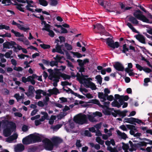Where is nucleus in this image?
<instances>
[{
	"label": "nucleus",
	"mask_w": 152,
	"mask_h": 152,
	"mask_svg": "<svg viewBox=\"0 0 152 152\" xmlns=\"http://www.w3.org/2000/svg\"><path fill=\"white\" fill-rule=\"evenodd\" d=\"M3 121H0V127L4 128L5 126L7 125L6 128H5L3 131L4 135L8 137L10 135L12 132L15 131L16 129V126L15 123L9 122L8 120L3 118Z\"/></svg>",
	"instance_id": "f257e3e1"
},
{
	"label": "nucleus",
	"mask_w": 152,
	"mask_h": 152,
	"mask_svg": "<svg viewBox=\"0 0 152 152\" xmlns=\"http://www.w3.org/2000/svg\"><path fill=\"white\" fill-rule=\"evenodd\" d=\"M88 75H84L81 73L80 75H77V79L80 83L86 87L90 88L92 90H96V86L91 81L92 79L91 78H88Z\"/></svg>",
	"instance_id": "f03ea898"
},
{
	"label": "nucleus",
	"mask_w": 152,
	"mask_h": 152,
	"mask_svg": "<svg viewBox=\"0 0 152 152\" xmlns=\"http://www.w3.org/2000/svg\"><path fill=\"white\" fill-rule=\"evenodd\" d=\"M74 122L80 124H83L86 123L87 117L85 115L79 114L74 117Z\"/></svg>",
	"instance_id": "7ed1b4c3"
},
{
	"label": "nucleus",
	"mask_w": 152,
	"mask_h": 152,
	"mask_svg": "<svg viewBox=\"0 0 152 152\" xmlns=\"http://www.w3.org/2000/svg\"><path fill=\"white\" fill-rule=\"evenodd\" d=\"M102 113L99 112L91 113L87 115V117L89 121L91 122H96L97 121L96 119L97 117H101L102 116Z\"/></svg>",
	"instance_id": "20e7f679"
},
{
	"label": "nucleus",
	"mask_w": 152,
	"mask_h": 152,
	"mask_svg": "<svg viewBox=\"0 0 152 152\" xmlns=\"http://www.w3.org/2000/svg\"><path fill=\"white\" fill-rule=\"evenodd\" d=\"M134 15L138 19L142 20L143 22L147 23H151L149 22V20L141 13L140 10H137L134 13Z\"/></svg>",
	"instance_id": "39448f33"
},
{
	"label": "nucleus",
	"mask_w": 152,
	"mask_h": 152,
	"mask_svg": "<svg viewBox=\"0 0 152 152\" xmlns=\"http://www.w3.org/2000/svg\"><path fill=\"white\" fill-rule=\"evenodd\" d=\"M42 25L44 26V27L42 28V30H45L48 32V34L52 37H54L55 33L53 31L50 29L51 26L48 24H47L45 21H43Z\"/></svg>",
	"instance_id": "423d86ee"
},
{
	"label": "nucleus",
	"mask_w": 152,
	"mask_h": 152,
	"mask_svg": "<svg viewBox=\"0 0 152 152\" xmlns=\"http://www.w3.org/2000/svg\"><path fill=\"white\" fill-rule=\"evenodd\" d=\"M106 44L108 46L113 49L115 48H118L119 46V44L118 42L114 43V41L112 39L109 38L106 39Z\"/></svg>",
	"instance_id": "0eeeda50"
},
{
	"label": "nucleus",
	"mask_w": 152,
	"mask_h": 152,
	"mask_svg": "<svg viewBox=\"0 0 152 152\" xmlns=\"http://www.w3.org/2000/svg\"><path fill=\"white\" fill-rule=\"evenodd\" d=\"M124 122L132 124H134L135 123H136L138 124L142 123L141 120L138 118L132 117L129 118H124Z\"/></svg>",
	"instance_id": "6e6552de"
},
{
	"label": "nucleus",
	"mask_w": 152,
	"mask_h": 152,
	"mask_svg": "<svg viewBox=\"0 0 152 152\" xmlns=\"http://www.w3.org/2000/svg\"><path fill=\"white\" fill-rule=\"evenodd\" d=\"M48 78L54 82L53 83L54 86H57V83L59 81V77L56 74L54 73H50L48 76Z\"/></svg>",
	"instance_id": "1a4fd4ad"
},
{
	"label": "nucleus",
	"mask_w": 152,
	"mask_h": 152,
	"mask_svg": "<svg viewBox=\"0 0 152 152\" xmlns=\"http://www.w3.org/2000/svg\"><path fill=\"white\" fill-rule=\"evenodd\" d=\"M36 77V76L35 75H33L32 76H29L27 78L23 77L22 78V81L24 83L30 82L32 84L34 85L35 84V82L34 79Z\"/></svg>",
	"instance_id": "9d476101"
},
{
	"label": "nucleus",
	"mask_w": 152,
	"mask_h": 152,
	"mask_svg": "<svg viewBox=\"0 0 152 152\" xmlns=\"http://www.w3.org/2000/svg\"><path fill=\"white\" fill-rule=\"evenodd\" d=\"M32 143L41 140V138L39 135L37 133H34L30 135Z\"/></svg>",
	"instance_id": "9b49d317"
},
{
	"label": "nucleus",
	"mask_w": 152,
	"mask_h": 152,
	"mask_svg": "<svg viewBox=\"0 0 152 152\" xmlns=\"http://www.w3.org/2000/svg\"><path fill=\"white\" fill-rule=\"evenodd\" d=\"M15 45H16V44L15 42L12 41H11L10 42H7L3 44V47L4 48L10 49L12 48Z\"/></svg>",
	"instance_id": "f8f14e48"
},
{
	"label": "nucleus",
	"mask_w": 152,
	"mask_h": 152,
	"mask_svg": "<svg viewBox=\"0 0 152 152\" xmlns=\"http://www.w3.org/2000/svg\"><path fill=\"white\" fill-rule=\"evenodd\" d=\"M45 147L46 149L49 150H52L53 148V145L51 141L48 139H45Z\"/></svg>",
	"instance_id": "ddd939ff"
},
{
	"label": "nucleus",
	"mask_w": 152,
	"mask_h": 152,
	"mask_svg": "<svg viewBox=\"0 0 152 152\" xmlns=\"http://www.w3.org/2000/svg\"><path fill=\"white\" fill-rule=\"evenodd\" d=\"M117 136L121 139L126 140L128 138L126 134L124 132H122L118 129L116 130Z\"/></svg>",
	"instance_id": "4468645a"
},
{
	"label": "nucleus",
	"mask_w": 152,
	"mask_h": 152,
	"mask_svg": "<svg viewBox=\"0 0 152 152\" xmlns=\"http://www.w3.org/2000/svg\"><path fill=\"white\" fill-rule=\"evenodd\" d=\"M35 92L36 94L35 98L37 99H39L41 98V94H42L44 96H45L47 95L46 92L40 89L37 90Z\"/></svg>",
	"instance_id": "2eb2a0df"
},
{
	"label": "nucleus",
	"mask_w": 152,
	"mask_h": 152,
	"mask_svg": "<svg viewBox=\"0 0 152 152\" xmlns=\"http://www.w3.org/2000/svg\"><path fill=\"white\" fill-rule=\"evenodd\" d=\"M114 67L116 69L119 71H123L124 69V67L122 64L119 62L115 63L114 65Z\"/></svg>",
	"instance_id": "dca6fc26"
},
{
	"label": "nucleus",
	"mask_w": 152,
	"mask_h": 152,
	"mask_svg": "<svg viewBox=\"0 0 152 152\" xmlns=\"http://www.w3.org/2000/svg\"><path fill=\"white\" fill-rule=\"evenodd\" d=\"M18 136V135L16 133H15L12 136L7 138L6 141L9 143H11L13 140L17 139Z\"/></svg>",
	"instance_id": "f3484780"
},
{
	"label": "nucleus",
	"mask_w": 152,
	"mask_h": 152,
	"mask_svg": "<svg viewBox=\"0 0 152 152\" xmlns=\"http://www.w3.org/2000/svg\"><path fill=\"white\" fill-rule=\"evenodd\" d=\"M53 52H57L61 54H64V53L61 49V45H60L58 44H57L56 47V49H53L52 50Z\"/></svg>",
	"instance_id": "a211bd4d"
},
{
	"label": "nucleus",
	"mask_w": 152,
	"mask_h": 152,
	"mask_svg": "<svg viewBox=\"0 0 152 152\" xmlns=\"http://www.w3.org/2000/svg\"><path fill=\"white\" fill-rule=\"evenodd\" d=\"M98 96L99 98L100 99L101 101L104 102L106 99L107 94L102 92H99L98 93Z\"/></svg>",
	"instance_id": "6ab92c4d"
},
{
	"label": "nucleus",
	"mask_w": 152,
	"mask_h": 152,
	"mask_svg": "<svg viewBox=\"0 0 152 152\" xmlns=\"http://www.w3.org/2000/svg\"><path fill=\"white\" fill-rule=\"evenodd\" d=\"M24 149V146L22 144H18L15 147V150L16 152H20Z\"/></svg>",
	"instance_id": "aec40b11"
},
{
	"label": "nucleus",
	"mask_w": 152,
	"mask_h": 152,
	"mask_svg": "<svg viewBox=\"0 0 152 152\" xmlns=\"http://www.w3.org/2000/svg\"><path fill=\"white\" fill-rule=\"evenodd\" d=\"M22 142L23 144L26 145L33 143L30 135L23 138Z\"/></svg>",
	"instance_id": "412c9836"
},
{
	"label": "nucleus",
	"mask_w": 152,
	"mask_h": 152,
	"mask_svg": "<svg viewBox=\"0 0 152 152\" xmlns=\"http://www.w3.org/2000/svg\"><path fill=\"white\" fill-rule=\"evenodd\" d=\"M48 91L49 93L47 94V95L49 96H50L52 94H57L58 93V90L55 88H54L52 89L48 90Z\"/></svg>",
	"instance_id": "4be33fe9"
},
{
	"label": "nucleus",
	"mask_w": 152,
	"mask_h": 152,
	"mask_svg": "<svg viewBox=\"0 0 152 152\" xmlns=\"http://www.w3.org/2000/svg\"><path fill=\"white\" fill-rule=\"evenodd\" d=\"M129 143L130 144V148H129V151L130 152H132L136 150L137 147V144H133L131 141H129Z\"/></svg>",
	"instance_id": "5701e85b"
},
{
	"label": "nucleus",
	"mask_w": 152,
	"mask_h": 152,
	"mask_svg": "<svg viewBox=\"0 0 152 152\" xmlns=\"http://www.w3.org/2000/svg\"><path fill=\"white\" fill-rule=\"evenodd\" d=\"M51 140L53 142L60 143L62 141V140L59 137L53 136L51 138Z\"/></svg>",
	"instance_id": "b1692460"
},
{
	"label": "nucleus",
	"mask_w": 152,
	"mask_h": 152,
	"mask_svg": "<svg viewBox=\"0 0 152 152\" xmlns=\"http://www.w3.org/2000/svg\"><path fill=\"white\" fill-rule=\"evenodd\" d=\"M136 39L140 42L142 43H145V39L144 37L141 35H138L136 36Z\"/></svg>",
	"instance_id": "393cba45"
},
{
	"label": "nucleus",
	"mask_w": 152,
	"mask_h": 152,
	"mask_svg": "<svg viewBox=\"0 0 152 152\" xmlns=\"http://www.w3.org/2000/svg\"><path fill=\"white\" fill-rule=\"evenodd\" d=\"M115 98L117 99H122L125 101H127L129 98V97L127 96H120L118 94H116L115 95Z\"/></svg>",
	"instance_id": "a878e982"
},
{
	"label": "nucleus",
	"mask_w": 152,
	"mask_h": 152,
	"mask_svg": "<svg viewBox=\"0 0 152 152\" xmlns=\"http://www.w3.org/2000/svg\"><path fill=\"white\" fill-rule=\"evenodd\" d=\"M125 71L129 74V76H134L137 74L133 72V69H129V68H126L125 69Z\"/></svg>",
	"instance_id": "bb28decb"
},
{
	"label": "nucleus",
	"mask_w": 152,
	"mask_h": 152,
	"mask_svg": "<svg viewBox=\"0 0 152 152\" xmlns=\"http://www.w3.org/2000/svg\"><path fill=\"white\" fill-rule=\"evenodd\" d=\"M41 113L43 115L42 116L40 120L42 121H43L46 119H47L48 116V113L45 112H41Z\"/></svg>",
	"instance_id": "cd10ccee"
},
{
	"label": "nucleus",
	"mask_w": 152,
	"mask_h": 152,
	"mask_svg": "<svg viewBox=\"0 0 152 152\" xmlns=\"http://www.w3.org/2000/svg\"><path fill=\"white\" fill-rule=\"evenodd\" d=\"M18 28L21 30L23 31H24L26 32L28 30L30 29L29 27L25 28L23 25H20L19 24L17 25Z\"/></svg>",
	"instance_id": "c85d7f7f"
},
{
	"label": "nucleus",
	"mask_w": 152,
	"mask_h": 152,
	"mask_svg": "<svg viewBox=\"0 0 152 152\" xmlns=\"http://www.w3.org/2000/svg\"><path fill=\"white\" fill-rule=\"evenodd\" d=\"M34 7V5L33 4H27V5L25 7L27 10L29 11L34 12V10L33 8Z\"/></svg>",
	"instance_id": "c756f323"
},
{
	"label": "nucleus",
	"mask_w": 152,
	"mask_h": 152,
	"mask_svg": "<svg viewBox=\"0 0 152 152\" xmlns=\"http://www.w3.org/2000/svg\"><path fill=\"white\" fill-rule=\"evenodd\" d=\"M17 5L16 7L20 11L23 12H25L24 9L25 8L22 7H23L24 5L22 4H16Z\"/></svg>",
	"instance_id": "7c9ffc66"
},
{
	"label": "nucleus",
	"mask_w": 152,
	"mask_h": 152,
	"mask_svg": "<svg viewBox=\"0 0 152 152\" xmlns=\"http://www.w3.org/2000/svg\"><path fill=\"white\" fill-rule=\"evenodd\" d=\"M24 96V95L23 94H21L20 96L19 94H16L14 95V97L17 99L18 101H19L20 99H23Z\"/></svg>",
	"instance_id": "2f4dec72"
},
{
	"label": "nucleus",
	"mask_w": 152,
	"mask_h": 152,
	"mask_svg": "<svg viewBox=\"0 0 152 152\" xmlns=\"http://www.w3.org/2000/svg\"><path fill=\"white\" fill-rule=\"evenodd\" d=\"M129 20L133 24L137 25L138 23V21L135 18L133 17H130L129 18Z\"/></svg>",
	"instance_id": "473e14b6"
},
{
	"label": "nucleus",
	"mask_w": 152,
	"mask_h": 152,
	"mask_svg": "<svg viewBox=\"0 0 152 152\" xmlns=\"http://www.w3.org/2000/svg\"><path fill=\"white\" fill-rule=\"evenodd\" d=\"M11 31L12 33H13L16 37H23L24 35L23 34H21L20 32L15 31L13 29H12L11 30Z\"/></svg>",
	"instance_id": "72a5a7b5"
},
{
	"label": "nucleus",
	"mask_w": 152,
	"mask_h": 152,
	"mask_svg": "<svg viewBox=\"0 0 152 152\" xmlns=\"http://www.w3.org/2000/svg\"><path fill=\"white\" fill-rule=\"evenodd\" d=\"M126 25L133 32L137 33H139L133 27L131 23L128 22L127 23Z\"/></svg>",
	"instance_id": "f704fd0d"
},
{
	"label": "nucleus",
	"mask_w": 152,
	"mask_h": 152,
	"mask_svg": "<svg viewBox=\"0 0 152 152\" xmlns=\"http://www.w3.org/2000/svg\"><path fill=\"white\" fill-rule=\"evenodd\" d=\"M70 53L73 55L74 57H77V58H81L82 57L83 55L81 54L78 52H74L72 51L70 52Z\"/></svg>",
	"instance_id": "c9c22d12"
},
{
	"label": "nucleus",
	"mask_w": 152,
	"mask_h": 152,
	"mask_svg": "<svg viewBox=\"0 0 152 152\" xmlns=\"http://www.w3.org/2000/svg\"><path fill=\"white\" fill-rule=\"evenodd\" d=\"M4 29L6 30H10V27L8 26L1 24H0V30Z\"/></svg>",
	"instance_id": "e433bc0d"
},
{
	"label": "nucleus",
	"mask_w": 152,
	"mask_h": 152,
	"mask_svg": "<svg viewBox=\"0 0 152 152\" xmlns=\"http://www.w3.org/2000/svg\"><path fill=\"white\" fill-rule=\"evenodd\" d=\"M91 102L93 104H96L98 105L99 106L103 108L104 106L101 104L99 101L97 99H92L91 100Z\"/></svg>",
	"instance_id": "4c0bfd02"
},
{
	"label": "nucleus",
	"mask_w": 152,
	"mask_h": 152,
	"mask_svg": "<svg viewBox=\"0 0 152 152\" xmlns=\"http://www.w3.org/2000/svg\"><path fill=\"white\" fill-rule=\"evenodd\" d=\"M39 4L43 6H47L48 4V2L45 0H39Z\"/></svg>",
	"instance_id": "58836bf2"
},
{
	"label": "nucleus",
	"mask_w": 152,
	"mask_h": 152,
	"mask_svg": "<svg viewBox=\"0 0 152 152\" xmlns=\"http://www.w3.org/2000/svg\"><path fill=\"white\" fill-rule=\"evenodd\" d=\"M56 117L55 115H52L49 120V123L50 124H53L54 121L56 120Z\"/></svg>",
	"instance_id": "ea45409f"
},
{
	"label": "nucleus",
	"mask_w": 152,
	"mask_h": 152,
	"mask_svg": "<svg viewBox=\"0 0 152 152\" xmlns=\"http://www.w3.org/2000/svg\"><path fill=\"white\" fill-rule=\"evenodd\" d=\"M122 149L124 151H128V149L129 150V146L128 144H125L124 142H122Z\"/></svg>",
	"instance_id": "a19ab883"
},
{
	"label": "nucleus",
	"mask_w": 152,
	"mask_h": 152,
	"mask_svg": "<svg viewBox=\"0 0 152 152\" xmlns=\"http://www.w3.org/2000/svg\"><path fill=\"white\" fill-rule=\"evenodd\" d=\"M107 150L110 152H118L117 148H113L110 146L107 147Z\"/></svg>",
	"instance_id": "79ce46f5"
},
{
	"label": "nucleus",
	"mask_w": 152,
	"mask_h": 152,
	"mask_svg": "<svg viewBox=\"0 0 152 152\" xmlns=\"http://www.w3.org/2000/svg\"><path fill=\"white\" fill-rule=\"evenodd\" d=\"M58 0H50V4L53 6H56L58 3Z\"/></svg>",
	"instance_id": "37998d69"
},
{
	"label": "nucleus",
	"mask_w": 152,
	"mask_h": 152,
	"mask_svg": "<svg viewBox=\"0 0 152 152\" xmlns=\"http://www.w3.org/2000/svg\"><path fill=\"white\" fill-rule=\"evenodd\" d=\"M0 1H1L2 3L5 5H9L11 3L10 0H0Z\"/></svg>",
	"instance_id": "c03bdc74"
},
{
	"label": "nucleus",
	"mask_w": 152,
	"mask_h": 152,
	"mask_svg": "<svg viewBox=\"0 0 152 152\" xmlns=\"http://www.w3.org/2000/svg\"><path fill=\"white\" fill-rule=\"evenodd\" d=\"M128 112V111L127 110H125L122 111H120L118 113V114L121 116L123 117L125 116L126 113Z\"/></svg>",
	"instance_id": "a18cd8bd"
},
{
	"label": "nucleus",
	"mask_w": 152,
	"mask_h": 152,
	"mask_svg": "<svg viewBox=\"0 0 152 152\" xmlns=\"http://www.w3.org/2000/svg\"><path fill=\"white\" fill-rule=\"evenodd\" d=\"M126 127L130 130H132L134 131H137V129L135 126L132 125H127Z\"/></svg>",
	"instance_id": "49530a36"
},
{
	"label": "nucleus",
	"mask_w": 152,
	"mask_h": 152,
	"mask_svg": "<svg viewBox=\"0 0 152 152\" xmlns=\"http://www.w3.org/2000/svg\"><path fill=\"white\" fill-rule=\"evenodd\" d=\"M96 140L97 142L101 145H103L104 144V141L102 140L100 137H96Z\"/></svg>",
	"instance_id": "de8ad7c7"
},
{
	"label": "nucleus",
	"mask_w": 152,
	"mask_h": 152,
	"mask_svg": "<svg viewBox=\"0 0 152 152\" xmlns=\"http://www.w3.org/2000/svg\"><path fill=\"white\" fill-rule=\"evenodd\" d=\"M112 105L113 107H117L118 108H119L121 106V105L117 101H113L112 103Z\"/></svg>",
	"instance_id": "09e8293b"
},
{
	"label": "nucleus",
	"mask_w": 152,
	"mask_h": 152,
	"mask_svg": "<svg viewBox=\"0 0 152 152\" xmlns=\"http://www.w3.org/2000/svg\"><path fill=\"white\" fill-rule=\"evenodd\" d=\"M12 50H10L5 53L4 56L7 58H10L11 55L12 54Z\"/></svg>",
	"instance_id": "8fccbe9b"
},
{
	"label": "nucleus",
	"mask_w": 152,
	"mask_h": 152,
	"mask_svg": "<svg viewBox=\"0 0 152 152\" xmlns=\"http://www.w3.org/2000/svg\"><path fill=\"white\" fill-rule=\"evenodd\" d=\"M64 46L68 50H71L72 49V45L67 43L64 44Z\"/></svg>",
	"instance_id": "3c124183"
},
{
	"label": "nucleus",
	"mask_w": 152,
	"mask_h": 152,
	"mask_svg": "<svg viewBox=\"0 0 152 152\" xmlns=\"http://www.w3.org/2000/svg\"><path fill=\"white\" fill-rule=\"evenodd\" d=\"M79 90L84 95H85V94L84 93V92L87 93L88 92L87 89L84 88H83L82 87H81L80 88Z\"/></svg>",
	"instance_id": "603ef678"
},
{
	"label": "nucleus",
	"mask_w": 152,
	"mask_h": 152,
	"mask_svg": "<svg viewBox=\"0 0 152 152\" xmlns=\"http://www.w3.org/2000/svg\"><path fill=\"white\" fill-rule=\"evenodd\" d=\"M146 145L147 144H152V141L147 138L143 139Z\"/></svg>",
	"instance_id": "864d4df0"
},
{
	"label": "nucleus",
	"mask_w": 152,
	"mask_h": 152,
	"mask_svg": "<svg viewBox=\"0 0 152 152\" xmlns=\"http://www.w3.org/2000/svg\"><path fill=\"white\" fill-rule=\"evenodd\" d=\"M62 125L61 124H58L56 126H53L51 127L54 131H56L59 129L62 126Z\"/></svg>",
	"instance_id": "5fc2aeb1"
},
{
	"label": "nucleus",
	"mask_w": 152,
	"mask_h": 152,
	"mask_svg": "<svg viewBox=\"0 0 152 152\" xmlns=\"http://www.w3.org/2000/svg\"><path fill=\"white\" fill-rule=\"evenodd\" d=\"M137 147H140L141 146H146V144L144 141L140 142L137 144Z\"/></svg>",
	"instance_id": "6e6d98bb"
},
{
	"label": "nucleus",
	"mask_w": 152,
	"mask_h": 152,
	"mask_svg": "<svg viewBox=\"0 0 152 152\" xmlns=\"http://www.w3.org/2000/svg\"><path fill=\"white\" fill-rule=\"evenodd\" d=\"M13 69L17 71L20 72L23 71V68L20 66L16 67V66H14L13 68Z\"/></svg>",
	"instance_id": "4d7b16f0"
},
{
	"label": "nucleus",
	"mask_w": 152,
	"mask_h": 152,
	"mask_svg": "<svg viewBox=\"0 0 152 152\" xmlns=\"http://www.w3.org/2000/svg\"><path fill=\"white\" fill-rule=\"evenodd\" d=\"M96 79L100 83H101L102 82V78L101 75H98L96 77Z\"/></svg>",
	"instance_id": "13d9d810"
},
{
	"label": "nucleus",
	"mask_w": 152,
	"mask_h": 152,
	"mask_svg": "<svg viewBox=\"0 0 152 152\" xmlns=\"http://www.w3.org/2000/svg\"><path fill=\"white\" fill-rule=\"evenodd\" d=\"M136 67L137 69L140 71H141L143 70L144 67L138 64H135Z\"/></svg>",
	"instance_id": "bf43d9fd"
},
{
	"label": "nucleus",
	"mask_w": 152,
	"mask_h": 152,
	"mask_svg": "<svg viewBox=\"0 0 152 152\" xmlns=\"http://www.w3.org/2000/svg\"><path fill=\"white\" fill-rule=\"evenodd\" d=\"M50 64L52 66H57L58 64V61H52L50 62Z\"/></svg>",
	"instance_id": "052dcab7"
},
{
	"label": "nucleus",
	"mask_w": 152,
	"mask_h": 152,
	"mask_svg": "<svg viewBox=\"0 0 152 152\" xmlns=\"http://www.w3.org/2000/svg\"><path fill=\"white\" fill-rule=\"evenodd\" d=\"M40 45L42 48L44 49H48L50 47V46L49 45L43 44H41Z\"/></svg>",
	"instance_id": "680f3d73"
},
{
	"label": "nucleus",
	"mask_w": 152,
	"mask_h": 152,
	"mask_svg": "<svg viewBox=\"0 0 152 152\" xmlns=\"http://www.w3.org/2000/svg\"><path fill=\"white\" fill-rule=\"evenodd\" d=\"M83 134L85 136H86L88 137L91 136V134L88 130H85L83 131Z\"/></svg>",
	"instance_id": "e2e57ef3"
},
{
	"label": "nucleus",
	"mask_w": 152,
	"mask_h": 152,
	"mask_svg": "<svg viewBox=\"0 0 152 152\" xmlns=\"http://www.w3.org/2000/svg\"><path fill=\"white\" fill-rule=\"evenodd\" d=\"M129 49L126 47V45L125 44L123 45L122 52L125 53L128 51Z\"/></svg>",
	"instance_id": "0e129e2a"
},
{
	"label": "nucleus",
	"mask_w": 152,
	"mask_h": 152,
	"mask_svg": "<svg viewBox=\"0 0 152 152\" xmlns=\"http://www.w3.org/2000/svg\"><path fill=\"white\" fill-rule=\"evenodd\" d=\"M150 81V79L148 78H145L144 80V86H148V83Z\"/></svg>",
	"instance_id": "69168bd1"
},
{
	"label": "nucleus",
	"mask_w": 152,
	"mask_h": 152,
	"mask_svg": "<svg viewBox=\"0 0 152 152\" xmlns=\"http://www.w3.org/2000/svg\"><path fill=\"white\" fill-rule=\"evenodd\" d=\"M61 76L64 79H68L70 78V76L64 74H61Z\"/></svg>",
	"instance_id": "338daca9"
},
{
	"label": "nucleus",
	"mask_w": 152,
	"mask_h": 152,
	"mask_svg": "<svg viewBox=\"0 0 152 152\" xmlns=\"http://www.w3.org/2000/svg\"><path fill=\"white\" fill-rule=\"evenodd\" d=\"M38 105L40 107H43L45 105H46L45 103L42 101H39L37 103Z\"/></svg>",
	"instance_id": "774afa93"
}]
</instances>
